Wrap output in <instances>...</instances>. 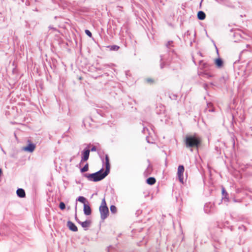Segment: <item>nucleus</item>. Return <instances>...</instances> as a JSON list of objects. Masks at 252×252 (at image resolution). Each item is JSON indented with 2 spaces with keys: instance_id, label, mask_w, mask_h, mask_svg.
<instances>
[{
  "instance_id": "f257e3e1",
  "label": "nucleus",
  "mask_w": 252,
  "mask_h": 252,
  "mask_svg": "<svg viewBox=\"0 0 252 252\" xmlns=\"http://www.w3.org/2000/svg\"><path fill=\"white\" fill-rule=\"evenodd\" d=\"M108 174V173L105 171L103 172V169H101L93 174H85L84 177L90 181L97 182L104 179Z\"/></svg>"
},
{
  "instance_id": "f03ea898",
  "label": "nucleus",
  "mask_w": 252,
  "mask_h": 252,
  "mask_svg": "<svg viewBox=\"0 0 252 252\" xmlns=\"http://www.w3.org/2000/svg\"><path fill=\"white\" fill-rule=\"evenodd\" d=\"M185 142L187 148L198 147L200 143L198 137L192 135H187Z\"/></svg>"
},
{
  "instance_id": "7ed1b4c3",
  "label": "nucleus",
  "mask_w": 252,
  "mask_h": 252,
  "mask_svg": "<svg viewBox=\"0 0 252 252\" xmlns=\"http://www.w3.org/2000/svg\"><path fill=\"white\" fill-rule=\"evenodd\" d=\"M100 213L101 219L103 220H105L108 216L109 213V210L106 205V203L104 198L102 201L101 205L99 208Z\"/></svg>"
},
{
  "instance_id": "20e7f679",
  "label": "nucleus",
  "mask_w": 252,
  "mask_h": 252,
  "mask_svg": "<svg viewBox=\"0 0 252 252\" xmlns=\"http://www.w3.org/2000/svg\"><path fill=\"white\" fill-rule=\"evenodd\" d=\"M184 167L183 165H180L178 166V171H177V175L179 178V181L183 183V173L184 172Z\"/></svg>"
},
{
  "instance_id": "39448f33",
  "label": "nucleus",
  "mask_w": 252,
  "mask_h": 252,
  "mask_svg": "<svg viewBox=\"0 0 252 252\" xmlns=\"http://www.w3.org/2000/svg\"><path fill=\"white\" fill-rule=\"evenodd\" d=\"M90 150L89 149H84L81 153V163L87 161L89 158Z\"/></svg>"
},
{
  "instance_id": "423d86ee",
  "label": "nucleus",
  "mask_w": 252,
  "mask_h": 252,
  "mask_svg": "<svg viewBox=\"0 0 252 252\" xmlns=\"http://www.w3.org/2000/svg\"><path fill=\"white\" fill-rule=\"evenodd\" d=\"M83 210H84V213L86 215L88 216V215H90L91 214V213H92L91 209L89 205L84 204Z\"/></svg>"
},
{
  "instance_id": "0eeeda50",
  "label": "nucleus",
  "mask_w": 252,
  "mask_h": 252,
  "mask_svg": "<svg viewBox=\"0 0 252 252\" xmlns=\"http://www.w3.org/2000/svg\"><path fill=\"white\" fill-rule=\"evenodd\" d=\"M67 225L69 229L72 231L76 232L78 230L77 226L70 221L67 222Z\"/></svg>"
},
{
  "instance_id": "6e6552de",
  "label": "nucleus",
  "mask_w": 252,
  "mask_h": 252,
  "mask_svg": "<svg viewBox=\"0 0 252 252\" xmlns=\"http://www.w3.org/2000/svg\"><path fill=\"white\" fill-rule=\"evenodd\" d=\"M35 148V146L33 144L30 143L28 145L24 148L25 151L29 152H32Z\"/></svg>"
},
{
  "instance_id": "1a4fd4ad",
  "label": "nucleus",
  "mask_w": 252,
  "mask_h": 252,
  "mask_svg": "<svg viewBox=\"0 0 252 252\" xmlns=\"http://www.w3.org/2000/svg\"><path fill=\"white\" fill-rule=\"evenodd\" d=\"M78 223L81 225L82 227L85 228H88V227L90 226L91 222L89 220H87L83 222H82L81 221H78Z\"/></svg>"
},
{
  "instance_id": "9d476101",
  "label": "nucleus",
  "mask_w": 252,
  "mask_h": 252,
  "mask_svg": "<svg viewBox=\"0 0 252 252\" xmlns=\"http://www.w3.org/2000/svg\"><path fill=\"white\" fill-rule=\"evenodd\" d=\"M105 164H106V169L105 172L109 173L110 171V165L109 163V158L107 155H105Z\"/></svg>"
},
{
  "instance_id": "9b49d317",
  "label": "nucleus",
  "mask_w": 252,
  "mask_h": 252,
  "mask_svg": "<svg viewBox=\"0 0 252 252\" xmlns=\"http://www.w3.org/2000/svg\"><path fill=\"white\" fill-rule=\"evenodd\" d=\"M16 192L17 195L20 197H24L26 195L25 190L23 189H18Z\"/></svg>"
},
{
  "instance_id": "f8f14e48",
  "label": "nucleus",
  "mask_w": 252,
  "mask_h": 252,
  "mask_svg": "<svg viewBox=\"0 0 252 252\" xmlns=\"http://www.w3.org/2000/svg\"><path fill=\"white\" fill-rule=\"evenodd\" d=\"M206 15L205 13L202 11H199L197 13V17L198 19L203 20L205 18Z\"/></svg>"
},
{
  "instance_id": "ddd939ff",
  "label": "nucleus",
  "mask_w": 252,
  "mask_h": 252,
  "mask_svg": "<svg viewBox=\"0 0 252 252\" xmlns=\"http://www.w3.org/2000/svg\"><path fill=\"white\" fill-rule=\"evenodd\" d=\"M215 64L218 67H221L223 64V62L221 59L218 58L215 60Z\"/></svg>"
},
{
  "instance_id": "4468645a",
  "label": "nucleus",
  "mask_w": 252,
  "mask_h": 252,
  "mask_svg": "<svg viewBox=\"0 0 252 252\" xmlns=\"http://www.w3.org/2000/svg\"><path fill=\"white\" fill-rule=\"evenodd\" d=\"M156 183V179L154 177H150L147 179V183L152 185H154Z\"/></svg>"
},
{
  "instance_id": "2eb2a0df",
  "label": "nucleus",
  "mask_w": 252,
  "mask_h": 252,
  "mask_svg": "<svg viewBox=\"0 0 252 252\" xmlns=\"http://www.w3.org/2000/svg\"><path fill=\"white\" fill-rule=\"evenodd\" d=\"M89 169V165L87 163L81 169V172H85L88 170Z\"/></svg>"
},
{
  "instance_id": "dca6fc26",
  "label": "nucleus",
  "mask_w": 252,
  "mask_h": 252,
  "mask_svg": "<svg viewBox=\"0 0 252 252\" xmlns=\"http://www.w3.org/2000/svg\"><path fill=\"white\" fill-rule=\"evenodd\" d=\"M77 200L81 203H84V204H85V202L86 201V198L83 196L78 197V198H77Z\"/></svg>"
},
{
  "instance_id": "f3484780",
  "label": "nucleus",
  "mask_w": 252,
  "mask_h": 252,
  "mask_svg": "<svg viewBox=\"0 0 252 252\" xmlns=\"http://www.w3.org/2000/svg\"><path fill=\"white\" fill-rule=\"evenodd\" d=\"M110 211L112 213H115L117 212V208L114 205H111L110 206Z\"/></svg>"
},
{
  "instance_id": "a211bd4d",
  "label": "nucleus",
  "mask_w": 252,
  "mask_h": 252,
  "mask_svg": "<svg viewBox=\"0 0 252 252\" xmlns=\"http://www.w3.org/2000/svg\"><path fill=\"white\" fill-rule=\"evenodd\" d=\"M59 207L61 209V210H63L65 209V204L63 202H61L60 203V205H59Z\"/></svg>"
},
{
  "instance_id": "6ab92c4d",
  "label": "nucleus",
  "mask_w": 252,
  "mask_h": 252,
  "mask_svg": "<svg viewBox=\"0 0 252 252\" xmlns=\"http://www.w3.org/2000/svg\"><path fill=\"white\" fill-rule=\"evenodd\" d=\"M222 195L226 197L228 196V193L225 191V189L223 187L222 188Z\"/></svg>"
},
{
  "instance_id": "aec40b11",
  "label": "nucleus",
  "mask_w": 252,
  "mask_h": 252,
  "mask_svg": "<svg viewBox=\"0 0 252 252\" xmlns=\"http://www.w3.org/2000/svg\"><path fill=\"white\" fill-rule=\"evenodd\" d=\"M119 49V47L117 45H113L111 47V49L112 50L117 51Z\"/></svg>"
},
{
  "instance_id": "412c9836",
  "label": "nucleus",
  "mask_w": 252,
  "mask_h": 252,
  "mask_svg": "<svg viewBox=\"0 0 252 252\" xmlns=\"http://www.w3.org/2000/svg\"><path fill=\"white\" fill-rule=\"evenodd\" d=\"M199 65L201 67H202V68H205L206 67L207 64L204 63L203 61H200Z\"/></svg>"
},
{
  "instance_id": "4be33fe9",
  "label": "nucleus",
  "mask_w": 252,
  "mask_h": 252,
  "mask_svg": "<svg viewBox=\"0 0 252 252\" xmlns=\"http://www.w3.org/2000/svg\"><path fill=\"white\" fill-rule=\"evenodd\" d=\"M85 33L88 35L89 36V37H92V33L91 32L88 30H86L85 31Z\"/></svg>"
},
{
  "instance_id": "5701e85b",
  "label": "nucleus",
  "mask_w": 252,
  "mask_h": 252,
  "mask_svg": "<svg viewBox=\"0 0 252 252\" xmlns=\"http://www.w3.org/2000/svg\"><path fill=\"white\" fill-rule=\"evenodd\" d=\"M209 206H210V204H206L205 205V208H204V209H205V211L206 213H208L209 212V210H208V208L209 207Z\"/></svg>"
},
{
  "instance_id": "b1692460",
  "label": "nucleus",
  "mask_w": 252,
  "mask_h": 252,
  "mask_svg": "<svg viewBox=\"0 0 252 252\" xmlns=\"http://www.w3.org/2000/svg\"><path fill=\"white\" fill-rule=\"evenodd\" d=\"M172 43H173V41H169L166 44V46L167 47L169 48V47L170 46H171Z\"/></svg>"
},
{
  "instance_id": "393cba45",
  "label": "nucleus",
  "mask_w": 252,
  "mask_h": 252,
  "mask_svg": "<svg viewBox=\"0 0 252 252\" xmlns=\"http://www.w3.org/2000/svg\"><path fill=\"white\" fill-rule=\"evenodd\" d=\"M90 151H92V152H94V151H96V147H95V146H93V147L91 148V150H90Z\"/></svg>"
},
{
  "instance_id": "a878e982",
  "label": "nucleus",
  "mask_w": 252,
  "mask_h": 252,
  "mask_svg": "<svg viewBox=\"0 0 252 252\" xmlns=\"http://www.w3.org/2000/svg\"><path fill=\"white\" fill-rule=\"evenodd\" d=\"M190 33H191V32H190V31H187V32L186 33V34H185V36L186 35V36H188V35H189Z\"/></svg>"
},
{
  "instance_id": "bb28decb",
  "label": "nucleus",
  "mask_w": 252,
  "mask_h": 252,
  "mask_svg": "<svg viewBox=\"0 0 252 252\" xmlns=\"http://www.w3.org/2000/svg\"><path fill=\"white\" fill-rule=\"evenodd\" d=\"M151 169V167H150V166H149V167L147 168L146 171L149 172V171Z\"/></svg>"
},
{
  "instance_id": "cd10ccee",
  "label": "nucleus",
  "mask_w": 252,
  "mask_h": 252,
  "mask_svg": "<svg viewBox=\"0 0 252 252\" xmlns=\"http://www.w3.org/2000/svg\"><path fill=\"white\" fill-rule=\"evenodd\" d=\"M163 66H164V64H163V63H161V64H160V67H161V68H162L163 67Z\"/></svg>"
},
{
  "instance_id": "c85d7f7f",
  "label": "nucleus",
  "mask_w": 252,
  "mask_h": 252,
  "mask_svg": "<svg viewBox=\"0 0 252 252\" xmlns=\"http://www.w3.org/2000/svg\"><path fill=\"white\" fill-rule=\"evenodd\" d=\"M75 220H76V221L78 222V221H80L79 220H78L77 219V216H76V215H75Z\"/></svg>"
},
{
  "instance_id": "c756f323",
  "label": "nucleus",
  "mask_w": 252,
  "mask_h": 252,
  "mask_svg": "<svg viewBox=\"0 0 252 252\" xmlns=\"http://www.w3.org/2000/svg\"><path fill=\"white\" fill-rule=\"evenodd\" d=\"M147 81L148 82H150V81H151V80L150 79H147Z\"/></svg>"
},
{
  "instance_id": "7c9ffc66",
  "label": "nucleus",
  "mask_w": 252,
  "mask_h": 252,
  "mask_svg": "<svg viewBox=\"0 0 252 252\" xmlns=\"http://www.w3.org/2000/svg\"><path fill=\"white\" fill-rule=\"evenodd\" d=\"M193 33H194V35H195V32H193Z\"/></svg>"
}]
</instances>
